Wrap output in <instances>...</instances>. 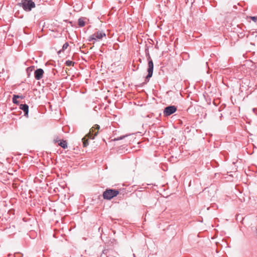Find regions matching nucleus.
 <instances>
[{
    "label": "nucleus",
    "instance_id": "nucleus-1",
    "mask_svg": "<svg viewBox=\"0 0 257 257\" xmlns=\"http://www.w3.org/2000/svg\"><path fill=\"white\" fill-rule=\"evenodd\" d=\"M99 128L100 126L98 124H95L91 128H90L89 133L82 139L83 147H86L88 145V142L87 137L92 140L94 139L95 137L98 134V131L95 132V131H98Z\"/></svg>",
    "mask_w": 257,
    "mask_h": 257
},
{
    "label": "nucleus",
    "instance_id": "nucleus-2",
    "mask_svg": "<svg viewBox=\"0 0 257 257\" xmlns=\"http://www.w3.org/2000/svg\"><path fill=\"white\" fill-rule=\"evenodd\" d=\"M146 56L148 61V67L147 69L148 74L145 77V81L147 83L152 77L154 70V63L148 51L147 53L146 52Z\"/></svg>",
    "mask_w": 257,
    "mask_h": 257
},
{
    "label": "nucleus",
    "instance_id": "nucleus-3",
    "mask_svg": "<svg viewBox=\"0 0 257 257\" xmlns=\"http://www.w3.org/2000/svg\"><path fill=\"white\" fill-rule=\"evenodd\" d=\"M119 194V191L116 189H106L103 192V197L104 199L110 200L113 197L117 196Z\"/></svg>",
    "mask_w": 257,
    "mask_h": 257
},
{
    "label": "nucleus",
    "instance_id": "nucleus-4",
    "mask_svg": "<svg viewBox=\"0 0 257 257\" xmlns=\"http://www.w3.org/2000/svg\"><path fill=\"white\" fill-rule=\"evenodd\" d=\"M19 5L26 12L31 11L36 6L35 3L33 0H21V2Z\"/></svg>",
    "mask_w": 257,
    "mask_h": 257
},
{
    "label": "nucleus",
    "instance_id": "nucleus-5",
    "mask_svg": "<svg viewBox=\"0 0 257 257\" xmlns=\"http://www.w3.org/2000/svg\"><path fill=\"white\" fill-rule=\"evenodd\" d=\"M105 37L106 34L104 32L98 31L94 33L93 35L90 36L88 40L89 42H91L93 40L96 41L97 40H101L103 37Z\"/></svg>",
    "mask_w": 257,
    "mask_h": 257
},
{
    "label": "nucleus",
    "instance_id": "nucleus-6",
    "mask_svg": "<svg viewBox=\"0 0 257 257\" xmlns=\"http://www.w3.org/2000/svg\"><path fill=\"white\" fill-rule=\"evenodd\" d=\"M177 110V106L169 105L165 107L163 114L165 116H168L175 113Z\"/></svg>",
    "mask_w": 257,
    "mask_h": 257
},
{
    "label": "nucleus",
    "instance_id": "nucleus-7",
    "mask_svg": "<svg viewBox=\"0 0 257 257\" xmlns=\"http://www.w3.org/2000/svg\"><path fill=\"white\" fill-rule=\"evenodd\" d=\"M44 73V71L43 69H42V68L37 69L34 71V77L36 80H39L43 77Z\"/></svg>",
    "mask_w": 257,
    "mask_h": 257
},
{
    "label": "nucleus",
    "instance_id": "nucleus-8",
    "mask_svg": "<svg viewBox=\"0 0 257 257\" xmlns=\"http://www.w3.org/2000/svg\"><path fill=\"white\" fill-rule=\"evenodd\" d=\"M20 109L24 112V116L28 117L29 115V106L27 104H21L20 105Z\"/></svg>",
    "mask_w": 257,
    "mask_h": 257
},
{
    "label": "nucleus",
    "instance_id": "nucleus-9",
    "mask_svg": "<svg viewBox=\"0 0 257 257\" xmlns=\"http://www.w3.org/2000/svg\"><path fill=\"white\" fill-rule=\"evenodd\" d=\"M63 149H66L67 148V143L66 141L60 140V143L58 144Z\"/></svg>",
    "mask_w": 257,
    "mask_h": 257
},
{
    "label": "nucleus",
    "instance_id": "nucleus-10",
    "mask_svg": "<svg viewBox=\"0 0 257 257\" xmlns=\"http://www.w3.org/2000/svg\"><path fill=\"white\" fill-rule=\"evenodd\" d=\"M78 24L79 27H82L85 26V23L84 20L80 18L78 19Z\"/></svg>",
    "mask_w": 257,
    "mask_h": 257
},
{
    "label": "nucleus",
    "instance_id": "nucleus-11",
    "mask_svg": "<svg viewBox=\"0 0 257 257\" xmlns=\"http://www.w3.org/2000/svg\"><path fill=\"white\" fill-rule=\"evenodd\" d=\"M69 46V44L68 42H66L65 43L63 46H62V49H61L60 50H59L58 52V54H60V53H61L62 52L64 51L65 50H66L68 47Z\"/></svg>",
    "mask_w": 257,
    "mask_h": 257
},
{
    "label": "nucleus",
    "instance_id": "nucleus-12",
    "mask_svg": "<svg viewBox=\"0 0 257 257\" xmlns=\"http://www.w3.org/2000/svg\"><path fill=\"white\" fill-rule=\"evenodd\" d=\"M74 64V62L71 61V60H67L65 62V64L67 66H72Z\"/></svg>",
    "mask_w": 257,
    "mask_h": 257
},
{
    "label": "nucleus",
    "instance_id": "nucleus-13",
    "mask_svg": "<svg viewBox=\"0 0 257 257\" xmlns=\"http://www.w3.org/2000/svg\"><path fill=\"white\" fill-rule=\"evenodd\" d=\"M126 136H120V137H119L117 138H115L113 140V141H117L121 140L123 139L124 138H125Z\"/></svg>",
    "mask_w": 257,
    "mask_h": 257
},
{
    "label": "nucleus",
    "instance_id": "nucleus-14",
    "mask_svg": "<svg viewBox=\"0 0 257 257\" xmlns=\"http://www.w3.org/2000/svg\"><path fill=\"white\" fill-rule=\"evenodd\" d=\"M12 101L14 104H19V101L17 100V99L16 98H15L14 95L13 96Z\"/></svg>",
    "mask_w": 257,
    "mask_h": 257
},
{
    "label": "nucleus",
    "instance_id": "nucleus-15",
    "mask_svg": "<svg viewBox=\"0 0 257 257\" xmlns=\"http://www.w3.org/2000/svg\"><path fill=\"white\" fill-rule=\"evenodd\" d=\"M14 97L15 98H16L17 99L18 98H21L22 99H24L25 96H23V95H16V94H14Z\"/></svg>",
    "mask_w": 257,
    "mask_h": 257
},
{
    "label": "nucleus",
    "instance_id": "nucleus-16",
    "mask_svg": "<svg viewBox=\"0 0 257 257\" xmlns=\"http://www.w3.org/2000/svg\"><path fill=\"white\" fill-rule=\"evenodd\" d=\"M250 19L253 21H254V22H256V21H257V17H250Z\"/></svg>",
    "mask_w": 257,
    "mask_h": 257
},
{
    "label": "nucleus",
    "instance_id": "nucleus-17",
    "mask_svg": "<svg viewBox=\"0 0 257 257\" xmlns=\"http://www.w3.org/2000/svg\"><path fill=\"white\" fill-rule=\"evenodd\" d=\"M133 255V257H135V255L134 253Z\"/></svg>",
    "mask_w": 257,
    "mask_h": 257
}]
</instances>
